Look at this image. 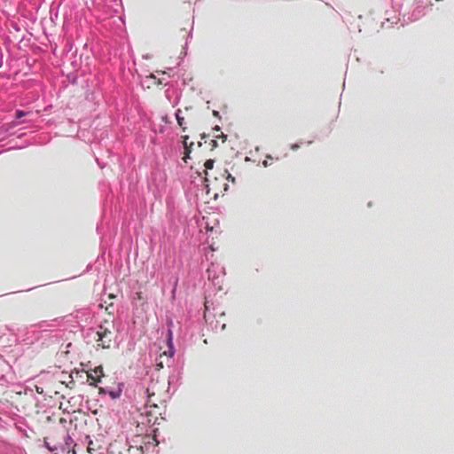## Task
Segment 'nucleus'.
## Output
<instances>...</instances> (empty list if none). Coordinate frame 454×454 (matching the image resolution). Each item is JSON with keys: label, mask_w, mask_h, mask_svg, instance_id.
Wrapping results in <instances>:
<instances>
[{"label": "nucleus", "mask_w": 454, "mask_h": 454, "mask_svg": "<svg viewBox=\"0 0 454 454\" xmlns=\"http://www.w3.org/2000/svg\"><path fill=\"white\" fill-rule=\"evenodd\" d=\"M15 114L17 118H21L26 115V113H24L23 111H17Z\"/></svg>", "instance_id": "obj_11"}, {"label": "nucleus", "mask_w": 454, "mask_h": 454, "mask_svg": "<svg viewBox=\"0 0 454 454\" xmlns=\"http://www.w3.org/2000/svg\"><path fill=\"white\" fill-rule=\"evenodd\" d=\"M176 119L178 126L182 129L183 131L187 129V124H191L192 121V116L188 107L183 111L181 109H177L176 112Z\"/></svg>", "instance_id": "obj_4"}, {"label": "nucleus", "mask_w": 454, "mask_h": 454, "mask_svg": "<svg viewBox=\"0 0 454 454\" xmlns=\"http://www.w3.org/2000/svg\"><path fill=\"white\" fill-rule=\"evenodd\" d=\"M215 164V160L213 159H207L204 163V174H205V182L206 186L207 187V192H210V186H212L213 189L217 190V178L214 177V181L211 180V175L208 173V170L213 169Z\"/></svg>", "instance_id": "obj_5"}, {"label": "nucleus", "mask_w": 454, "mask_h": 454, "mask_svg": "<svg viewBox=\"0 0 454 454\" xmlns=\"http://www.w3.org/2000/svg\"><path fill=\"white\" fill-rule=\"evenodd\" d=\"M168 386L164 380L160 381L159 380H152L145 389V393L147 395V400L145 403V412L149 417L147 419L148 423L152 422L151 417L153 416L154 420L153 423L157 420L156 414H160L159 410L158 403H162L164 402V397L166 396Z\"/></svg>", "instance_id": "obj_1"}, {"label": "nucleus", "mask_w": 454, "mask_h": 454, "mask_svg": "<svg viewBox=\"0 0 454 454\" xmlns=\"http://www.w3.org/2000/svg\"><path fill=\"white\" fill-rule=\"evenodd\" d=\"M221 138L222 143L226 141V136L221 134H201L200 140L197 143V148L200 149V154L207 152H212L218 146L217 139Z\"/></svg>", "instance_id": "obj_2"}, {"label": "nucleus", "mask_w": 454, "mask_h": 454, "mask_svg": "<svg viewBox=\"0 0 454 454\" xmlns=\"http://www.w3.org/2000/svg\"><path fill=\"white\" fill-rule=\"evenodd\" d=\"M221 129L219 128V126H215L214 129H213V134H221Z\"/></svg>", "instance_id": "obj_12"}, {"label": "nucleus", "mask_w": 454, "mask_h": 454, "mask_svg": "<svg viewBox=\"0 0 454 454\" xmlns=\"http://www.w3.org/2000/svg\"><path fill=\"white\" fill-rule=\"evenodd\" d=\"M171 338H172V332L168 331V341L169 342L171 341Z\"/></svg>", "instance_id": "obj_15"}, {"label": "nucleus", "mask_w": 454, "mask_h": 454, "mask_svg": "<svg viewBox=\"0 0 454 454\" xmlns=\"http://www.w3.org/2000/svg\"><path fill=\"white\" fill-rule=\"evenodd\" d=\"M173 347L171 345H169V348L168 350H165L163 351L160 355V357L156 359V364H155V366H156V369L157 370H160L164 367V362H163V357L166 358L167 361H168L171 356H173Z\"/></svg>", "instance_id": "obj_8"}, {"label": "nucleus", "mask_w": 454, "mask_h": 454, "mask_svg": "<svg viewBox=\"0 0 454 454\" xmlns=\"http://www.w3.org/2000/svg\"><path fill=\"white\" fill-rule=\"evenodd\" d=\"M113 329V324L107 321H105V325L98 326L97 332L98 346H101L103 348H109L111 347L114 339Z\"/></svg>", "instance_id": "obj_3"}, {"label": "nucleus", "mask_w": 454, "mask_h": 454, "mask_svg": "<svg viewBox=\"0 0 454 454\" xmlns=\"http://www.w3.org/2000/svg\"><path fill=\"white\" fill-rule=\"evenodd\" d=\"M103 376L104 373L102 366L96 367L94 370L87 373L88 381L90 382V385L92 386H96Z\"/></svg>", "instance_id": "obj_6"}, {"label": "nucleus", "mask_w": 454, "mask_h": 454, "mask_svg": "<svg viewBox=\"0 0 454 454\" xmlns=\"http://www.w3.org/2000/svg\"><path fill=\"white\" fill-rule=\"evenodd\" d=\"M299 147H300V145H297V144H294V145H291V149H292V150H296V149H298Z\"/></svg>", "instance_id": "obj_13"}, {"label": "nucleus", "mask_w": 454, "mask_h": 454, "mask_svg": "<svg viewBox=\"0 0 454 454\" xmlns=\"http://www.w3.org/2000/svg\"><path fill=\"white\" fill-rule=\"evenodd\" d=\"M182 143H183V145H184V157H183V160L184 162L187 161V159L190 158V155L192 152V149H193V146H194V143L193 142H188L189 140V136L188 135H184L182 136Z\"/></svg>", "instance_id": "obj_7"}, {"label": "nucleus", "mask_w": 454, "mask_h": 454, "mask_svg": "<svg viewBox=\"0 0 454 454\" xmlns=\"http://www.w3.org/2000/svg\"><path fill=\"white\" fill-rule=\"evenodd\" d=\"M263 165L266 167L268 165L267 160L263 161Z\"/></svg>", "instance_id": "obj_18"}, {"label": "nucleus", "mask_w": 454, "mask_h": 454, "mask_svg": "<svg viewBox=\"0 0 454 454\" xmlns=\"http://www.w3.org/2000/svg\"><path fill=\"white\" fill-rule=\"evenodd\" d=\"M44 444H45L46 448L49 449L51 451H53V450H57V447L50 446V444L48 442V438L47 437L44 438Z\"/></svg>", "instance_id": "obj_10"}, {"label": "nucleus", "mask_w": 454, "mask_h": 454, "mask_svg": "<svg viewBox=\"0 0 454 454\" xmlns=\"http://www.w3.org/2000/svg\"><path fill=\"white\" fill-rule=\"evenodd\" d=\"M66 422H67V419H65V418H60L59 419V423L64 424Z\"/></svg>", "instance_id": "obj_14"}, {"label": "nucleus", "mask_w": 454, "mask_h": 454, "mask_svg": "<svg viewBox=\"0 0 454 454\" xmlns=\"http://www.w3.org/2000/svg\"><path fill=\"white\" fill-rule=\"evenodd\" d=\"M64 440H65L66 447L63 448V450H66L67 453H70L71 451H73V453L74 454V447L75 445L74 444V441H73L72 437L69 434H66L64 435Z\"/></svg>", "instance_id": "obj_9"}, {"label": "nucleus", "mask_w": 454, "mask_h": 454, "mask_svg": "<svg viewBox=\"0 0 454 454\" xmlns=\"http://www.w3.org/2000/svg\"><path fill=\"white\" fill-rule=\"evenodd\" d=\"M227 178H231V181H232V182H234V177H232V176H231V174H229V173H228V176H227Z\"/></svg>", "instance_id": "obj_16"}, {"label": "nucleus", "mask_w": 454, "mask_h": 454, "mask_svg": "<svg viewBox=\"0 0 454 454\" xmlns=\"http://www.w3.org/2000/svg\"><path fill=\"white\" fill-rule=\"evenodd\" d=\"M137 296L138 299H142L141 293H137Z\"/></svg>", "instance_id": "obj_17"}]
</instances>
